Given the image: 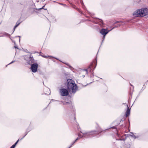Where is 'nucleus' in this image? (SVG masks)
Masks as SVG:
<instances>
[{"instance_id":"35","label":"nucleus","mask_w":148,"mask_h":148,"mask_svg":"<svg viewBox=\"0 0 148 148\" xmlns=\"http://www.w3.org/2000/svg\"><path fill=\"white\" fill-rule=\"evenodd\" d=\"M45 1V0H42V1Z\"/></svg>"},{"instance_id":"14","label":"nucleus","mask_w":148,"mask_h":148,"mask_svg":"<svg viewBox=\"0 0 148 148\" xmlns=\"http://www.w3.org/2000/svg\"><path fill=\"white\" fill-rule=\"evenodd\" d=\"M21 23V22H18V21L16 23V25L14 26L15 27H17Z\"/></svg>"},{"instance_id":"23","label":"nucleus","mask_w":148,"mask_h":148,"mask_svg":"<svg viewBox=\"0 0 148 148\" xmlns=\"http://www.w3.org/2000/svg\"><path fill=\"white\" fill-rule=\"evenodd\" d=\"M65 63V64L66 65H67L68 66H69V67L70 68V67H71V66L70 65H69L68 63Z\"/></svg>"},{"instance_id":"36","label":"nucleus","mask_w":148,"mask_h":148,"mask_svg":"<svg viewBox=\"0 0 148 148\" xmlns=\"http://www.w3.org/2000/svg\"><path fill=\"white\" fill-rule=\"evenodd\" d=\"M20 38L19 39V41L20 42Z\"/></svg>"},{"instance_id":"7","label":"nucleus","mask_w":148,"mask_h":148,"mask_svg":"<svg viewBox=\"0 0 148 148\" xmlns=\"http://www.w3.org/2000/svg\"><path fill=\"white\" fill-rule=\"evenodd\" d=\"M110 31L105 29L102 28L100 31V32L103 35V38L104 39L105 36Z\"/></svg>"},{"instance_id":"20","label":"nucleus","mask_w":148,"mask_h":148,"mask_svg":"<svg viewBox=\"0 0 148 148\" xmlns=\"http://www.w3.org/2000/svg\"><path fill=\"white\" fill-rule=\"evenodd\" d=\"M15 146L14 145H13L10 147V148H14L15 147Z\"/></svg>"},{"instance_id":"22","label":"nucleus","mask_w":148,"mask_h":148,"mask_svg":"<svg viewBox=\"0 0 148 148\" xmlns=\"http://www.w3.org/2000/svg\"><path fill=\"white\" fill-rule=\"evenodd\" d=\"M110 128H112V129H116V127L115 126H114L111 127Z\"/></svg>"},{"instance_id":"15","label":"nucleus","mask_w":148,"mask_h":148,"mask_svg":"<svg viewBox=\"0 0 148 148\" xmlns=\"http://www.w3.org/2000/svg\"><path fill=\"white\" fill-rule=\"evenodd\" d=\"M45 6V5H44L43 7H42L41 8H38V9H36L37 10H40L42 9H44L45 10H47V9L43 8Z\"/></svg>"},{"instance_id":"28","label":"nucleus","mask_w":148,"mask_h":148,"mask_svg":"<svg viewBox=\"0 0 148 148\" xmlns=\"http://www.w3.org/2000/svg\"><path fill=\"white\" fill-rule=\"evenodd\" d=\"M76 142V141H75H75H74V142H73V143L74 144V143H75V142Z\"/></svg>"},{"instance_id":"11","label":"nucleus","mask_w":148,"mask_h":148,"mask_svg":"<svg viewBox=\"0 0 148 148\" xmlns=\"http://www.w3.org/2000/svg\"><path fill=\"white\" fill-rule=\"evenodd\" d=\"M92 64H91L89 66L88 68L85 70V71H86V73L88 72V71H90V72L91 71V68L92 67Z\"/></svg>"},{"instance_id":"13","label":"nucleus","mask_w":148,"mask_h":148,"mask_svg":"<svg viewBox=\"0 0 148 148\" xmlns=\"http://www.w3.org/2000/svg\"><path fill=\"white\" fill-rule=\"evenodd\" d=\"M29 131V130H27L26 131V132H25V135L20 140H22L27 134V133H28V132Z\"/></svg>"},{"instance_id":"8","label":"nucleus","mask_w":148,"mask_h":148,"mask_svg":"<svg viewBox=\"0 0 148 148\" xmlns=\"http://www.w3.org/2000/svg\"><path fill=\"white\" fill-rule=\"evenodd\" d=\"M140 11V9H138L137 10L134 12L133 14V16L136 17H141Z\"/></svg>"},{"instance_id":"1","label":"nucleus","mask_w":148,"mask_h":148,"mask_svg":"<svg viewBox=\"0 0 148 148\" xmlns=\"http://www.w3.org/2000/svg\"><path fill=\"white\" fill-rule=\"evenodd\" d=\"M66 85L69 91L73 93H75L77 90V86L75 82L72 79H68L67 80Z\"/></svg>"},{"instance_id":"25","label":"nucleus","mask_w":148,"mask_h":148,"mask_svg":"<svg viewBox=\"0 0 148 148\" xmlns=\"http://www.w3.org/2000/svg\"><path fill=\"white\" fill-rule=\"evenodd\" d=\"M132 136L133 137H134L135 138H136V137L134 136V135L133 134V135H132Z\"/></svg>"},{"instance_id":"34","label":"nucleus","mask_w":148,"mask_h":148,"mask_svg":"<svg viewBox=\"0 0 148 148\" xmlns=\"http://www.w3.org/2000/svg\"><path fill=\"white\" fill-rule=\"evenodd\" d=\"M74 119H75H75H76V118H75V117H74Z\"/></svg>"},{"instance_id":"24","label":"nucleus","mask_w":148,"mask_h":148,"mask_svg":"<svg viewBox=\"0 0 148 148\" xmlns=\"http://www.w3.org/2000/svg\"><path fill=\"white\" fill-rule=\"evenodd\" d=\"M15 62V61H12L9 64H11L13 62Z\"/></svg>"},{"instance_id":"33","label":"nucleus","mask_w":148,"mask_h":148,"mask_svg":"<svg viewBox=\"0 0 148 148\" xmlns=\"http://www.w3.org/2000/svg\"><path fill=\"white\" fill-rule=\"evenodd\" d=\"M96 65H95V67H94V69H95V67H96Z\"/></svg>"},{"instance_id":"29","label":"nucleus","mask_w":148,"mask_h":148,"mask_svg":"<svg viewBox=\"0 0 148 148\" xmlns=\"http://www.w3.org/2000/svg\"><path fill=\"white\" fill-rule=\"evenodd\" d=\"M51 101H55L53 99H52L51 100Z\"/></svg>"},{"instance_id":"4","label":"nucleus","mask_w":148,"mask_h":148,"mask_svg":"<svg viewBox=\"0 0 148 148\" xmlns=\"http://www.w3.org/2000/svg\"><path fill=\"white\" fill-rule=\"evenodd\" d=\"M30 65H31L30 69L32 71L33 73L36 72L37 71V69L38 66V64L37 63H34Z\"/></svg>"},{"instance_id":"38","label":"nucleus","mask_w":148,"mask_h":148,"mask_svg":"<svg viewBox=\"0 0 148 148\" xmlns=\"http://www.w3.org/2000/svg\"><path fill=\"white\" fill-rule=\"evenodd\" d=\"M131 86H132V85H131Z\"/></svg>"},{"instance_id":"18","label":"nucleus","mask_w":148,"mask_h":148,"mask_svg":"<svg viewBox=\"0 0 148 148\" xmlns=\"http://www.w3.org/2000/svg\"><path fill=\"white\" fill-rule=\"evenodd\" d=\"M74 144L73 143H72L70 145V146L69 147V148H70Z\"/></svg>"},{"instance_id":"30","label":"nucleus","mask_w":148,"mask_h":148,"mask_svg":"<svg viewBox=\"0 0 148 148\" xmlns=\"http://www.w3.org/2000/svg\"><path fill=\"white\" fill-rule=\"evenodd\" d=\"M43 57L44 58H46L47 57L46 56H43Z\"/></svg>"},{"instance_id":"2","label":"nucleus","mask_w":148,"mask_h":148,"mask_svg":"<svg viewBox=\"0 0 148 148\" xmlns=\"http://www.w3.org/2000/svg\"><path fill=\"white\" fill-rule=\"evenodd\" d=\"M102 130L100 127L99 128V130L97 131L95 130H94L91 132H86L84 133H82L83 134V136H81L80 134H78L79 137H83L88 138L91 136H94L95 135H94L96 134H99L101 133L102 132Z\"/></svg>"},{"instance_id":"5","label":"nucleus","mask_w":148,"mask_h":148,"mask_svg":"<svg viewBox=\"0 0 148 148\" xmlns=\"http://www.w3.org/2000/svg\"><path fill=\"white\" fill-rule=\"evenodd\" d=\"M60 93L61 95L62 96H67L69 95L68 90L66 89L61 88L60 89Z\"/></svg>"},{"instance_id":"19","label":"nucleus","mask_w":148,"mask_h":148,"mask_svg":"<svg viewBox=\"0 0 148 148\" xmlns=\"http://www.w3.org/2000/svg\"><path fill=\"white\" fill-rule=\"evenodd\" d=\"M19 140V139H18L17 141L14 144V145H15V146H16V144H17V143H18Z\"/></svg>"},{"instance_id":"39","label":"nucleus","mask_w":148,"mask_h":148,"mask_svg":"<svg viewBox=\"0 0 148 148\" xmlns=\"http://www.w3.org/2000/svg\"><path fill=\"white\" fill-rule=\"evenodd\" d=\"M68 148H69V147Z\"/></svg>"},{"instance_id":"3","label":"nucleus","mask_w":148,"mask_h":148,"mask_svg":"<svg viewBox=\"0 0 148 148\" xmlns=\"http://www.w3.org/2000/svg\"><path fill=\"white\" fill-rule=\"evenodd\" d=\"M25 60L27 61V64L30 65L35 63V60L31 54L25 56Z\"/></svg>"},{"instance_id":"32","label":"nucleus","mask_w":148,"mask_h":148,"mask_svg":"<svg viewBox=\"0 0 148 148\" xmlns=\"http://www.w3.org/2000/svg\"><path fill=\"white\" fill-rule=\"evenodd\" d=\"M14 47H15V48H17V49H18L17 47H16V46H14Z\"/></svg>"},{"instance_id":"27","label":"nucleus","mask_w":148,"mask_h":148,"mask_svg":"<svg viewBox=\"0 0 148 148\" xmlns=\"http://www.w3.org/2000/svg\"><path fill=\"white\" fill-rule=\"evenodd\" d=\"M79 138H77L75 140V141H76L78 140V139Z\"/></svg>"},{"instance_id":"31","label":"nucleus","mask_w":148,"mask_h":148,"mask_svg":"<svg viewBox=\"0 0 148 148\" xmlns=\"http://www.w3.org/2000/svg\"><path fill=\"white\" fill-rule=\"evenodd\" d=\"M17 37H18L20 38H21V36H18Z\"/></svg>"},{"instance_id":"10","label":"nucleus","mask_w":148,"mask_h":148,"mask_svg":"<svg viewBox=\"0 0 148 148\" xmlns=\"http://www.w3.org/2000/svg\"><path fill=\"white\" fill-rule=\"evenodd\" d=\"M60 104H63V105H67L68 104L69 106H71V104L69 102H67L65 101H60Z\"/></svg>"},{"instance_id":"6","label":"nucleus","mask_w":148,"mask_h":148,"mask_svg":"<svg viewBox=\"0 0 148 148\" xmlns=\"http://www.w3.org/2000/svg\"><path fill=\"white\" fill-rule=\"evenodd\" d=\"M140 10L141 17H143L148 14V9L145 8L140 9Z\"/></svg>"},{"instance_id":"12","label":"nucleus","mask_w":148,"mask_h":148,"mask_svg":"<svg viewBox=\"0 0 148 148\" xmlns=\"http://www.w3.org/2000/svg\"><path fill=\"white\" fill-rule=\"evenodd\" d=\"M120 23V22H119V21H116V22H115V23H114L115 24H116V23H118L119 24L117 26H115L114 27H113L112 29H113L114 27H119V26H121V25H121V23Z\"/></svg>"},{"instance_id":"21","label":"nucleus","mask_w":148,"mask_h":148,"mask_svg":"<svg viewBox=\"0 0 148 148\" xmlns=\"http://www.w3.org/2000/svg\"><path fill=\"white\" fill-rule=\"evenodd\" d=\"M59 4H60L61 5H64V6H66V5L65 4H63V3H59Z\"/></svg>"},{"instance_id":"9","label":"nucleus","mask_w":148,"mask_h":148,"mask_svg":"<svg viewBox=\"0 0 148 148\" xmlns=\"http://www.w3.org/2000/svg\"><path fill=\"white\" fill-rule=\"evenodd\" d=\"M127 108L126 112V117L128 116L130 114V109L129 107H128V105H127Z\"/></svg>"},{"instance_id":"26","label":"nucleus","mask_w":148,"mask_h":148,"mask_svg":"<svg viewBox=\"0 0 148 148\" xmlns=\"http://www.w3.org/2000/svg\"><path fill=\"white\" fill-rule=\"evenodd\" d=\"M16 27H15L14 26V28H13V30H14H14H15V29Z\"/></svg>"},{"instance_id":"37","label":"nucleus","mask_w":148,"mask_h":148,"mask_svg":"<svg viewBox=\"0 0 148 148\" xmlns=\"http://www.w3.org/2000/svg\"><path fill=\"white\" fill-rule=\"evenodd\" d=\"M92 75H93H93H93V73H92Z\"/></svg>"},{"instance_id":"16","label":"nucleus","mask_w":148,"mask_h":148,"mask_svg":"<svg viewBox=\"0 0 148 148\" xmlns=\"http://www.w3.org/2000/svg\"><path fill=\"white\" fill-rule=\"evenodd\" d=\"M4 36H9V37H10V35L9 34H8V33H4Z\"/></svg>"},{"instance_id":"17","label":"nucleus","mask_w":148,"mask_h":148,"mask_svg":"<svg viewBox=\"0 0 148 148\" xmlns=\"http://www.w3.org/2000/svg\"><path fill=\"white\" fill-rule=\"evenodd\" d=\"M99 20V21L100 22V23L99 24V25H102L103 24L102 21L100 19Z\"/></svg>"}]
</instances>
